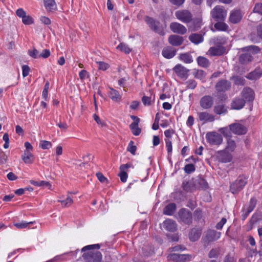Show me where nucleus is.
Returning a JSON list of instances; mask_svg holds the SVG:
<instances>
[{
  "mask_svg": "<svg viewBox=\"0 0 262 262\" xmlns=\"http://www.w3.org/2000/svg\"><path fill=\"white\" fill-rule=\"evenodd\" d=\"M100 248L99 244H94L88 245L84 247L81 251L85 252L89 250L88 252L84 253L83 257L86 262H99L101 260L102 255L99 251H93L91 250L94 249H98Z\"/></svg>",
  "mask_w": 262,
  "mask_h": 262,
  "instance_id": "obj_1",
  "label": "nucleus"
},
{
  "mask_svg": "<svg viewBox=\"0 0 262 262\" xmlns=\"http://www.w3.org/2000/svg\"><path fill=\"white\" fill-rule=\"evenodd\" d=\"M145 21L148 25L151 30L160 35L163 36L165 35L164 28L161 25L159 21L148 16L145 17Z\"/></svg>",
  "mask_w": 262,
  "mask_h": 262,
  "instance_id": "obj_2",
  "label": "nucleus"
},
{
  "mask_svg": "<svg viewBox=\"0 0 262 262\" xmlns=\"http://www.w3.org/2000/svg\"><path fill=\"white\" fill-rule=\"evenodd\" d=\"M246 184V178L239 176L234 182L230 184V190L233 194L237 193L243 189Z\"/></svg>",
  "mask_w": 262,
  "mask_h": 262,
  "instance_id": "obj_3",
  "label": "nucleus"
},
{
  "mask_svg": "<svg viewBox=\"0 0 262 262\" xmlns=\"http://www.w3.org/2000/svg\"><path fill=\"white\" fill-rule=\"evenodd\" d=\"M207 142L211 145H219L223 142L222 135L216 132H208L206 135Z\"/></svg>",
  "mask_w": 262,
  "mask_h": 262,
  "instance_id": "obj_4",
  "label": "nucleus"
},
{
  "mask_svg": "<svg viewBox=\"0 0 262 262\" xmlns=\"http://www.w3.org/2000/svg\"><path fill=\"white\" fill-rule=\"evenodd\" d=\"M211 15L216 21L224 20L227 16V11L223 6H216L211 11Z\"/></svg>",
  "mask_w": 262,
  "mask_h": 262,
  "instance_id": "obj_5",
  "label": "nucleus"
},
{
  "mask_svg": "<svg viewBox=\"0 0 262 262\" xmlns=\"http://www.w3.org/2000/svg\"><path fill=\"white\" fill-rule=\"evenodd\" d=\"M175 16L178 19L185 24H188L192 20V15L187 10H178L176 12Z\"/></svg>",
  "mask_w": 262,
  "mask_h": 262,
  "instance_id": "obj_6",
  "label": "nucleus"
},
{
  "mask_svg": "<svg viewBox=\"0 0 262 262\" xmlns=\"http://www.w3.org/2000/svg\"><path fill=\"white\" fill-rule=\"evenodd\" d=\"M167 258L169 260L174 262H185L190 261L192 258V256L190 254L172 253L167 256Z\"/></svg>",
  "mask_w": 262,
  "mask_h": 262,
  "instance_id": "obj_7",
  "label": "nucleus"
},
{
  "mask_svg": "<svg viewBox=\"0 0 262 262\" xmlns=\"http://www.w3.org/2000/svg\"><path fill=\"white\" fill-rule=\"evenodd\" d=\"M221 236V233L214 230H209L205 233L204 238V242H212L218 239Z\"/></svg>",
  "mask_w": 262,
  "mask_h": 262,
  "instance_id": "obj_8",
  "label": "nucleus"
},
{
  "mask_svg": "<svg viewBox=\"0 0 262 262\" xmlns=\"http://www.w3.org/2000/svg\"><path fill=\"white\" fill-rule=\"evenodd\" d=\"M169 28L173 33L178 34L184 35L187 32L186 28L179 23H171L169 25Z\"/></svg>",
  "mask_w": 262,
  "mask_h": 262,
  "instance_id": "obj_9",
  "label": "nucleus"
},
{
  "mask_svg": "<svg viewBox=\"0 0 262 262\" xmlns=\"http://www.w3.org/2000/svg\"><path fill=\"white\" fill-rule=\"evenodd\" d=\"M230 130L234 134L241 135L245 134L247 133V128L243 125L235 123L229 125Z\"/></svg>",
  "mask_w": 262,
  "mask_h": 262,
  "instance_id": "obj_10",
  "label": "nucleus"
},
{
  "mask_svg": "<svg viewBox=\"0 0 262 262\" xmlns=\"http://www.w3.org/2000/svg\"><path fill=\"white\" fill-rule=\"evenodd\" d=\"M243 17L242 12L239 10L234 9L230 12L229 20L232 24H237L241 21Z\"/></svg>",
  "mask_w": 262,
  "mask_h": 262,
  "instance_id": "obj_11",
  "label": "nucleus"
},
{
  "mask_svg": "<svg viewBox=\"0 0 262 262\" xmlns=\"http://www.w3.org/2000/svg\"><path fill=\"white\" fill-rule=\"evenodd\" d=\"M132 166V165L130 163L120 165L119 167L120 172L118 173V176L120 178L121 182L123 183L126 182L128 177L127 171L128 169L131 167Z\"/></svg>",
  "mask_w": 262,
  "mask_h": 262,
  "instance_id": "obj_12",
  "label": "nucleus"
},
{
  "mask_svg": "<svg viewBox=\"0 0 262 262\" xmlns=\"http://www.w3.org/2000/svg\"><path fill=\"white\" fill-rule=\"evenodd\" d=\"M173 70L177 75L180 77L181 78H184L185 79H187L188 76V72L189 71V70L187 69L184 67L182 66L181 64L176 65L174 68Z\"/></svg>",
  "mask_w": 262,
  "mask_h": 262,
  "instance_id": "obj_13",
  "label": "nucleus"
},
{
  "mask_svg": "<svg viewBox=\"0 0 262 262\" xmlns=\"http://www.w3.org/2000/svg\"><path fill=\"white\" fill-rule=\"evenodd\" d=\"M199 119L204 123L211 122L215 120V116L207 112H202L198 113Z\"/></svg>",
  "mask_w": 262,
  "mask_h": 262,
  "instance_id": "obj_14",
  "label": "nucleus"
},
{
  "mask_svg": "<svg viewBox=\"0 0 262 262\" xmlns=\"http://www.w3.org/2000/svg\"><path fill=\"white\" fill-rule=\"evenodd\" d=\"M213 104V99L210 96H205L200 100V105L204 109H208L211 108Z\"/></svg>",
  "mask_w": 262,
  "mask_h": 262,
  "instance_id": "obj_15",
  "label": "nucleus"
},
{
  "mask_svg": "<svg viewBox=\"0 0 262 262\" xmlns=\"http://www.w3.org/2000/svg\"><path fill=\"white\" fill-rule=\"evenodd\" d=\"M253 60L252 55L249 52H246L239 55L238 60L240 64L247 65Z\"/></svg>",
  "mask_w": 262,
  "mask_h": 262,
  "instance_id": "obj_16",
  "label": "nucleus"
},
{
  "mask_svg": "<svg viewBox=\"0 0 262 262\" xmlns=\"http://www.w3.org/2000/svg\"><path fill=\"white\" fill-rule=\"evenodd\" d=\"M254 95V91L250 88H245L242 92V96L246 101H252Z\"/></svg>",
  "mask_w": 262,
  "mask_h": 262,
  "instance_id": "obj_17",
  "label": "nucleus"
},
{
  "mask_svg": "<svg viewBox=\"0 0 262 262\" xmlns=\"http://www.w3.org/2000/svg\"><path fill=\"white\" fill-rule=\"evenodd\" d=\"M183 37L177 35H171L168 37L169 43L174 46H179L183 43Z\"/></svg>",
  "mask_w": 262,
  "mask_h": 262,
  "instance_id": "obj_18",
  "label": "nucleus"
},
{
  "mask_svg": "<svg viewBox=\"0 0 262 262\" xmlns=\"http://www.w3.org/2000/svg\"><path fill=\"white\" fill-rule=\"evenodd\" d=\"M182 186L183 189L187 192H193L197 189V186L194 180L183 182Z\"/></svg>",
  "mask_w": 262,
  "mask_h": 262,
  "instance_id": "obj_19",
  "label": "nucleus"
},
{
  "mask_svg": "<svg viewBox=\"0 0 262 262\" xmlns=\"http://www.w3.org/2000/svg\"><path fill=\"white\" fill-rule=\"evenodd\" d=\"M217 158L220 161L223 163H227L231 161L232 156L229 152L225 150H222L218 152Z\"/></svg>",
  "mask_w": 262,
  "mask_h": 262,
  "instance_id": "obj_20",
  "label": "nucleus"
},
{
  "mask_svg": "<svg viewBox=\"0 0 262 262\" xmlns=\"http://www.w3.org/2000/svg\"><path fill=\"white\" fill-rule=\"evenodd\" d=\"M231 86L230 83L226 80L219 81L215 85L216 90L218 92H225Z\"/></svg>",
  "mask_w": 262,
  "mask_h": 262,
  "instance_id": "obj_21",
  "label": "nucleus"
},
{
  "mask_svg": "<svg viewBox=\"0 0 262 262\" xmlns=\"http://www.w3.org/2000/svg\"><path fill=\"white\" fill-rule=\"evenodd\" d=\"M179 215L184 223L189 224L192 221V214L188 210L183 209L179 212Z\"/></svg>",
  "mask_w": 262,
  "mask_h": 262,
  "instance_id": "obj_22",
  "label": "nucleus"
},
{
  "mask_svg": "<svg viewBox=\"0 0 262 262\" xmlns=\"http://www.w3.org/2000/svg\"><path fill=\"white\" fill-rule=\"evenodd\" d=\"M225 52V49L222 46L211 47L208 50V53L211 56H221Z\"/></svg>",
  "mask_w": 262,
  "mask_h": 262,
  "instance_id": "obj_23",
  "label": "nucleus"
},
{
  "mask_svg": "<svg viewBox=\"0 0 262 262\" xmlns=\"http://www.w3.org/2000/svg\"><path fill=\"white\" fill-rule=\"evenodd\" d=\"M245 102L243 98H235L231 103V108L234 110H240L245 106Z\"/></svg>",
  "mask_w": 262,
  "mask_h": 262,
  "instance_id": "obj_24",
  "label": "nucleus"
},
{
  "mask_svg": "<svg viewBox=\"0 0 262 262\" xmlns=\"http://www.w3.org/2000/svg\"><path fill=\"white\" fill-rule=\"evenodd\" d=\"M163 227L167 231L174 232L176 230L177 224L174 221L168 219L163 222Z\"/></svg>",
  "mask_w": 262,
  "mask_h": 262,
  "instance_id": "obj_25",
  "label": "nucleus"
},
{
  "mask_svg": "<svg viewBox=\"0 0 262 262\" xmlns=\"http://www.w3.org/2000/svg\"><path fill=\"white\" fill-rule=\"evenodd\" d=\"M202 233V230L200 228H193L191 230L189 234V237L191 241L195 242L199 239Z\"/></svg>",
  "mask_w": 262,
  "mask_h": 262,
  "instance_id": "obj_26",
  "label": "nucleus"
},
{
  "mask_svg": "<svg viewBox=\"0 0 262 262\" xmlns=\"http://www.w3.org/2000/svg\"><path fill=\"white\" fill-rule=\"evenodd\" d=\"M262 75V70L260 68H257L253 71L250 72L247 76V78L250 80H256Z\"/></svg>",
  "mask_w": 262,
  "mask_h": 262,
  "instance_id": "obj_27",
  "label": "nucleus"
},
{
  "mask_svg": "<svg viewBox=\"0 0 262 262\" xmlns=\"http://www.w3.org/2000/svg\"><path fill=\"white\" fill-rule=\"evenodd\" d=\"M213 112L217 115L225 114L227 112V108L223 103L217 104L214 106Z\"/></svg>",
  "mask_w": 262,
  "mask_h": 262,
  "instance_id": "obj_28",
  "label": "nucleus"
},
{
  "mask_svg": "<svg viewBox=\"0 0 262 262\" xmlns=\"http://www.w3.org/2000/svg\"><path fill=\"white\" fill-rule=\"evenodd\" d=\"M44 6L48 11L53 12L56 10L57 6L54 0H43Z\"/></svg>",
  "mask_w": 262,
  "mask_h": 262,
  "instance_id": "obj_29",
  "label": "nucleus"
},
{
  "mask_svg": "<svg viewBox=\"0 0 262 262\" xmlns=\"http://www.w3.org/2000/svg\"><path fill=\"white\" fill-rule=\"evenodd\" d=\"M189 39L194 44H199L203 41L202 35L198 33H193L189 36Z\"/></svg>",
  "mask_w": 262,
  "mask_h": 262,
  "instance_id": "obj_30",
  "label": "nucleus"
},
{
  "mask_svg": "<svg viewBox=\"0 0 262 262\" xmlns=\"http://www.w3.org/2000/svg\"><path fill=\"white\" fill-rule=\"evenodd\" d=\"M162 54L164 57L170 59L176 55V51L170 47H167L163 49Z\"/></svg>",
  "mask_w": 262,
  "mask_h": 262,
  "instance_id": "obj_31",
  "label": "nucleus"
},
{
  "mask_svg": "<svg viewBox=\"0 0 262 262\" xmlns=\"http://www.w3.org/2000/svg\"><path fill=\"white\" fill-rule=\"evenodd\" d=\"M109 96L112 100L116 102L119 101L121 99L119 93L113 88H110Z\"/></svg>",
  "mask_w": 262,
  "mask_h": 262,
  "instance_id": "obj_32",
  "label": "nucleus"
},
{
  "mask_svg": "<svg viewBox=\"0 0 262 262\" xmlns=\"http://www.w3.org/2000/svg\"><path fill=\"white\" fill-rule=\"evenodd\" d=\"M195 180L197 189L206 190L208 188L207 182L203 178H199Z\"/></svg>",
  "mask_w": 262,
  "mask_h": 262,
  "instance_id": "obj_33",
  "label": "nucleus"
},
{
  "mask_svg": "<svg viewBox=\"0 0 262 262\" xmlns=\"http://www.w3.org/2000/svg\"><path fill=\"white\" fill-rule=\"evenodd\" d=\"M202 26V19L200 18H195L193 20L192 25L189 26V29L192 31L198 30Z\"/></svg>",
  "mask_w": 262,
  "mask_h": 262,
  "instance_id": "obj_34",
  "label": "nucleus"
},
{
  "mask_svg": "<svg viewBox=\"0 0 262 262\" xmlns=\"http://www.w3.org/2000/svg\"><path fill=\"white\" fill-rule=\"evenodd\" d=\"M176 205L174 203H170L166 206L163 209V213L166 215H172L176 210Z\"/></svg>",
  "mask_w": 262,
  "mask_h": 262,
  "instance_id": "obj_35",
  "label": "nucleus"
},
{
  "mask_svg": "<svg viewBox=\"0 0 262 262\" xmlns=\"http://www.w3.org/2000/svg\"><path fill=\"white\" fill-rule=\"evenodd\" d=\"M139 120L137 121H134L129 125V127L135 136H138L141 132V129L138 127Z\"/></svg>",
  "mask_w": 262,
  "mask_h": 262,
  "instance_id": "obj_36",
  "label": "nucleus"
},
{
  "mask_svg": "<svg viewBox=\"0 0 262 262\" xmlns=\"http://www.w3.org/2000/svg\"><path fill=\"white\" fill-rule=\"evenodd\" d=\"M214 27L216 30L222 31H226L229 28L226 23L222 21L215 23Z\"/></svg>",
  "mask_w": 262,
  "mask_h": 262,
  "instance_id": "obj_37",
  "label": "nucleus"
},
{
  "mask_svg": "<svg viewBox=\"0 0 262 262\" xmlns=\"http://www.w3.org/2000/svg\"><path fill=\"white\" fill-rule=\"evenodd\" d=\"M197 61L199 65L202 67L206 68L209 66V60L204 57L199 56L198 57Z\"/></svg>",
  "mask_w": 262,
  "mask_h": 262,
  "instance_id": "obj_38",
  "label": "nucleus"
},
{
  "mask_svg": "<svg viewBox=\"0 0 262 262\" xmlns=\"http://www.w3.org/2000/svg\"><path fill=\"white\" fill-rule=\"evenodd\" d=\"M242 50H246L248 52L252 53L253 54H257L260 51L258 47L256 46H250L246 47L245 48L242 49Z\"/></svg>",
  "mask_w": 262,
  "mask_h": 262,
  "instance_id": "obj_39",
  "label": "nucleus"
},
{
  "mask_svg": "<svg viewBox=\"0 0 262 262\" xmlns=\"http://www.w3.org/2000/svg\"><path fill=\"white\" fill-rule=\"evenodd\" d=\"M180 59L185 63H190L193 60L191 56L188 53L182 54L180 55Z\"/></svg>",
  "mask_w": 262,
  "mask_h": 262,
  "instance_id": "obj_40",
  "label": "nucleus"
},
{
  "mask_svg": "<svg viewBox=\"0 0 262 262\" xmlns=\"http://www.w3.org/2000/svg\"><path fill=\"white\" fill-rule=\"evenodd\" d=\"M117 49H119L120 51L124 52L126 54L129 53L132 49L128 47L126 44L122 42L120 43L117 47Z\"/></svg>",
  "mask_w": 262,
  "mask_h": 262,
  "instance_id": "obj_41",
  "label": "nucleus"
},
{
  "mask_svg": "<svg viewBox=\"0 0 262 262\" xmlns=\"http://www.w3.org/2000/svg\"><path fill=\"white\" fill-rule=\"evenodd\" d=\"M33 224V222H27L22 221L19 223H15L14 224V225L18 229H23L27 228L29 225Z\"/></svg>",
  "mask_w": 262,
  "mask_h": 262,
  "instance_id": "obj_42",
  "label": "nucleus"
},
{
  "mask_svg": "<svg viewBox=\"0 0 262 262\" xmlns=\"http://www.w3.org/2000/svg\"><path fill=\"white\" fill-rule=\"evenodd\" d=\"M193 75L195 78L201 80L205 77V73L204 71L201 70H195L193 72Z\"/></svg>",
  "mask_w": 262,
  "mask_h": 262,
  "instance_id": "obj_43",
  "label": "nucleus"
},
{
  "mask_svg": "<svg viewBox=\"0 0 262 262\" xmlns=\"http://www.w3.org/2000/svg\"><path fill=\"white\" fill-rule=\"evenodd\" d=\"M61 203V205L64 207H68L70 206L73 203V199L69 196H68L67 199L62 201H58Z\"/></svg>",
  "mask_w": 262,
  "mask_h": 262,
  "instance_id": "obj_44",
  "label": "nucleus"
},
{
  "mask_svg": "<svg viewBox=\"0 0 262 262\" xmlns=\"http://www.w3.org/2000/svg\"><path fill=\"white\" fill-rule=\"evenodd\" d=\"M220 254L219 248L212 249L208 253V257L210 258H217Z\"/></svg>",
  "mask_w": 262,
  "mask_h": 262,
  "instance_id": "obj_45",
  "label": "nucleus"
},
{
  "mask_svg": "<svg viewBox=\"0 0 262 262\" xmlns=\"http://www.w3.org/2000/svg\"><path fill=\"white\" fill-rule=\"evenodd\" d=\"M39 146L43 149H49L52 147V143L50 141L42 140L40 141Z\"/></svg>",
  "mask_w": 262,
  "mask_h": 262,
  "instance_id": "obj_46",
  "label": "nucleus"
},
{
  "mask_svg": "<svg viewBox=\"0 0 262 262\" xmlns=\"http://www.w3.org/2000/svg\"><path fill=\"white\" fill-rule=\"evenodd\" d=\"M231 79L232 80H233V81L235 84H237V85H244V84L245 80L241 77H239L238 76H233Z\"/></svg>",
  "mask_w": 262,
  "mask_h": 262,
  "instance_id": "obj_47",
  "label": "nucleus"
},
{
  "mask_svg": "<svg viewBox=\"0 0 262 262\" xmlns=\"http://www.w3.org/2000/svg\"><path fill=\"white\" fill-rule=\"evenodd\" d=\"M236 147V144L234 141L231 139H228L227 140V148L231 151L234 150Z\"/></svg>",
  "mask_w": 262,
  "mask_h": 262,
  "instance_id": "obj_48",
  "label": "nucleus"
},
{
  "mask_svg": "<svg viewBox=\"0 0 262 262\" xmlns=\"http://www.w3.org/2000/svg\"><path fill=\"white\" fill-rule=\"evenodd\" d=\"M136 149L137 147L136 146L134 145V142L133 141H130L127 148V151H129L133 155H135Z\"/></svg>",
  "mask_w": 262,
  "mask_h": 262,
  "instance_id": "obj_49",
  "label": "nucleus"
},
{
  "mask_svg": "<svg viewBox=\"0 0 262 262\" xmlns=\"http://www.w3.org/2000/svg\"><path fill=\"white\" fill-rule=\"evenodd\" d=\"M186 84H187V89H194L196 88V86L197 85L196 82L194 80H193V79H190V80H188L186 82Z\"/></svg>",
  "mask_w": 262,
  "mask_h": 262,
  "instance_id": "obj_50",
  "label": "nucleus"
},
{
  "mask_svg": "<svg viewBox=\"0 0 262 262\" xmlns=\"http://www.w3.org/2000/svg\"><path fill=\"white\" fill-rule=\"evenodd\" d=\"M185 172L187 173H190L195 170V167L192 164H188L184 167Z\"/></svg>",
  "mask_w": 262,
  "mask_h": 262,
  "instance_id": "obj_51",
  "label": "nucleus"
},
{
  "mask_svg": "<svg viewBox=\"0 0 262 262\" xmlns=\"http://www.w3.org/2000/svg\"><path fill=\"white\" fill-rule=\"evenodd\" d=\"M49 89V82L48 81H47L45 85L44 89L42 92V97L46 100H47L48 99V92Z\"/></svg>",
  "mask_w": 262,
  "mask_h": 262,
  "instance_id": "obj_52",
  "label": "nucleus"
},
{
  "mask_svg": "<svg viewBox=\"0 0 262 262\" xmlns=\"http://www.w3.org/2000/svg\"><path fill=\"white\" fill-rule=\"evenodd\" d=\"M22 21L25 25H30L33 23L32 18L29 15H25L22 18Z\"/></svg>",
  "mask_w": 262,
  "mask_h": 262,
  "instance_id": "obj_53",
  "label": "nucleus"
},
{
  "mask_svg": "<svg viewBox=\"0 0 262 262\" xmlns=\"http://www.w3.org/2000/svg\"><path fill=\"white\" fill-rule=\"evenodd\" d=\"M21 159L25 163L30 164L33 162L34 157L21 156Z\"/></svg>",
  "mask_w": 262,
  "mask_h": 262,
  "instance_id": "obj_54",
  "label": "nucleus"
},
{
  "mask_svg": "<svg viewBox=\"0 0 262 262\" xmlns=\"http://www.w3.org/2000/svg\"><path fill=\"white\" fill-rule=\"evenodd\" d=\"M253 12L262 15V4H256L253 9Z\"/></svg>",
  "mask_w": 262,
  "mask_h": 262,
  "instance_id": "obj_55",
  "label": "nucleus"
},
{
  "mask_svg": "<svg viewBox=\"0 0 262 262\" xmlns=\"http://www.w3.org/2000/svg\"><path fill=\"white\" fill-rule=\"evenodd\" d=\"M97 63L99 66V67H98L99 69L101 70H103V71L106 70L109 67L108 64L105 62H103L102 61H99V62H97Z\"/></svg>",
  "mask_w": 262,
  "mask_h": 262,
  "instance_id": "obj_56",
  "label": "nucleus"
},
{
  "mask_svg": "<svg viewBox=\"0 0 262 262\" xmlns=\"http://www.w3.org/2000/svg\"><path fill=\"white\" fill-rule=\"evenodd\" d=\"M28 54L34 58H37L39 57L38 51L35 49H34L33 50H29Z\"/></svg>",
  "mask_w": 262,
  "mask_h": 262,
  "instance_id": "obj_57",
  "label": "nucleus"
},
{
  "mask_svg": "<svg viewBox=\"0 0 262 262\" xmlns=\"http://www.w3.org/2000/svg\"><path fill=\"white\" fill-rule=\"evenodd\" d=\"M186 249V248L182 245H177L176 246L171 248H170L169 250L171 252H174V251H183Z\"/></svg>",
  "mask_w": 262,
  "mask_h": 262,
  "instance_id": "obj_58",
  "label": "nucleus"
},
{
  "mask_svg": "<svg viewBox=\"0 0 262 262\" xmlns=\"http://www.w3.org/2000/svg\"><path fill=\"white\" fill-rule=\"evenodd\" d=\"M79 76L81 80H84L86 77H89V74L86 70H81L79 73Z\"/></svg>",
  "mask_w": 262,
  "mask_h": 262,
  "instance_id": "obj_59",
  "label": "nucleus"
},
{
  "mask_svg": "<svg viewBox=\"0 0 262 262\" xmlns=\"http://www.w3.org/2000/svg\"><path fill=\"white\" fill-rule=\"evenodd\" d=\"M142 101L144 105H150L151 104V98L144 96L142 98Z\"/></svg>",
  "mask_w": 262,
  "mask_h": 262,
  "instance_id": "obj_60",
  "label": "nucleus"
},
{
  "mask_svg": "<svg viewBox=\"0 0 262 262\" xmlns=\"http://www.w3.org/2000/svg\"><path fill=\"white\" fill-rule=\"evenodd\" d=\"M7 161V156L3 152H0V164H4Z\"/></svg>",
  "mask_w": 262,
  "mask_h": 262,
  "instance_id": "obj_61",
  "label": "nucleus"
},
{
  "mask_svg": "<svg viewBox=\"0 0 262 262\" xmlns=\"http://www.w3.org/2000/svg\"><path fill=\"white\" fill-rule=\"evenodd\" d=\"M96 176L100 182L105 183L107 182V179L100 172L96 173Z\"/></svg>",
  "mask_w": 262,
  "mask_h": 262,
  "instance_id": "obj_62",
  "label": "nucleus"
},
{
  "mask_svg": "<svg viewBox=\"0 0 262 262\" xmlns=\"http://www.w3.org/2000/svg\"><path fill=\"white\" fill-rule=\"evenodd\" d=\"M50 55V51L48 49H45L39 55V57L47 58Z\"/></svg>",
  "mask_w": 262,
  "mask_h": 262,
  "instance_id": "obj_63",
  "label": "nucleus"
},
{
  "mask_svg": "<svg viewBox=\"0 0 262 262\" xmlns=\"http://www.w3.org/2000/svg\"><path fill=\"white\" fill-rule=\"evenodd\" d=\"M219 131L225 137L229 136L230 132L228 127H223L219 129Z\"/></svg>",
  "mask_w": 262,
  "mask_h": 262,
  "instance_id": "obj_64",
  "label": "nucleus"
}]
</instances>
